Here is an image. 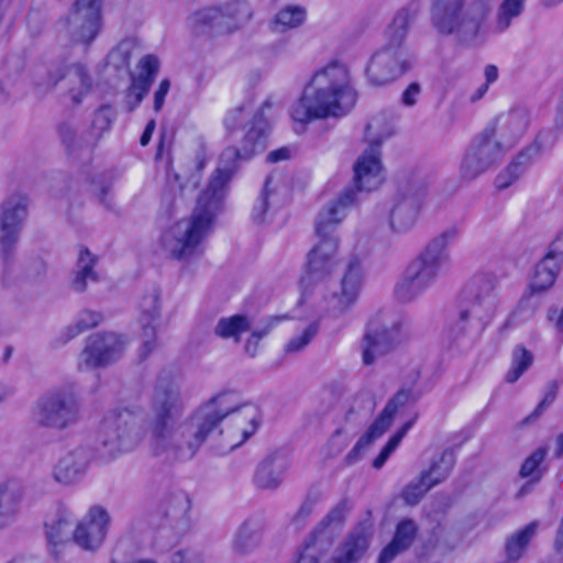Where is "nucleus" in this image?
Here are the masks:
<instances>
[{"label":"nucleus","mask_w":563,"mask_h":563,"mask_svg":"<svg viewBox=\"0 0 563 563\" xmlns=\"http://www.w3.org/2000/svg\"><path fill=\"white\" fill-rule=\"evenodd\" d=\"M150 446L166 460H189L203 442L220 428L219 446L232 451L255 433L262 415L255 405H240L235 394L217 395L184 419L185 402L174 384L159 383L152 397Z\"/></svg>","instance_id":"1"},{"label":"nucleus","mask_w":563,"mask_h":563,"mask_svg":"<svg viewBox=\"0 0 563 563\" xmlns=\"http://www.w3.org/2000/svg\"><path fill=\"white\" fill-rule=\"evenodd\" d=\"M268 124L263 111H258L245 131L241 146H228L221 155L222 167L216 168L206 189L199 196L197 207L179 246H199L211 233L218 211L222 207L227 188L239 164L252 159L266 148Z\"/></svg>","instance_id":"2"},{"label":"nucleus","mask_w":563,"mask_h":563,"mask_svg":"<svg viewBox=\"0 0 563 563\" xmlns=\"http://www.w3.org/2000/svg\"><path fill=\"white\" fill-rule=\"evenodd\" d=\"M335 266L333 249H312L308 254L307 271L301 278L302 303H310L318 313L340 316L356 300L361 288V274L354 264L340 283L327 280Z\"/></svg>","instance_id":"3"},{"label":"nucleus","mask_w":563,"mask_h":563,"mask_svg":"<svg viewBox=\"0 0 563 563\" xmlns=\"http://www.w3.org/2000/svg\"><path fill=\"white\" fill-rule=\"evenodd\" d=\"M356 103V91L351 85L349 69L331 62L311 77L303 95L291 107L290 117L299 123H308L328 117H341Z\"/></svg>","instance_id":"4"},{"label":"nucleus","mask_w":563,"mask_h":563,"mask_svg":"<svg viewBox=\"0 0 563 563\" xmlns=\"http://www.w3.org/2000/svg\"><path fill=\"white\" fill-rule=\"evenodd\" d=\"M380 141L375 140L354 165V188H346L335 201L318 216L316 246H339L338 225L356 202V191L376 190L384 181L379 154Z\"/></svg>","instance_id":"5"},{"label":"nucleus","mask_w":563,"mask_h":563,"mask_svg":"<svg viewBox=\"0 0 563 563\" xmlns=\"http://www.w3.org/2000/svg\"><path fill=\"white\" fill-rule=\"evenodd\" d=\"M489 11V0H474L467 7L465 0H432L430 16L438 34L473 38L484 30Z\"/></svg>","instance_id":"6"},{"label":"nucleus","mask_w":563,"mask_h":563,"mask_svg":"<svg viewBox=\"0 0 563 563\" xmlns=\"http://www.w3.org/2000/svg\"><path fill=\"white\" fill-rule=\"evenodd\" d=\"M418 10L404 8L394 16L386 30L387 42L382 51L376 52L366 66V76L375 87L387 85L407 73L411 63L399 62L393 51L398 49L407 35L409 24L417 15Z\"/></svg>","instance_id":"7"},{"label":"nucleus","mask_w":563,"mask_h":563,"mask_svg":"<svg viewBox=\"0 0 563 563\" xmlns=\"http://www.w3.org/2000/svg\"><path fill=\"white\" fill-rule=\"evenodd\" d=\"M494 282L486 276L473 277L465 288L468 306L461 310L459 318L449 328V336L459 340L467 334H481L494 319L497 298Z\"/></svg>","instance_id":"8"},{"label":"nucleus","mask_w":563,"mask_h":563,"mask_svg":"<svg viewBox=\"0 0 563 563\" xmlns=\"http://www.w3.org/2000/svg\"><path fill=\"white\" fill-rule=\"evenodd\" d=\"M80 400L73 386H59L42 394L33 404L32 419L43 429L64 431L80 419Z\"/></svg>","instance_id":"9"},{"label":"nucleus","mask_w":563,"mask_h":563,"mask_svg":"<svg viewBox=\"0 0 563 563\" xmlns=\"http://www.w3.org/2000/svg\"><path fill=\"white\" fill-rule=\"evenodd\" d=\"M450 264L445 249H424L405 269L395 287V296L401 302L412 301L429 289Z\"/></svg>","instance_id":"10"},{"label":"nucleus","mask_w":563,"mask_h":563,"mask_svg":"<svg viewBox=\"0 0 563 563\" xmlns=\"http://www.w3.org/2000/svg\"><path fill=\"white\" fill-rule=\"evenodd\" d=\"M142 438V428L126 410L111 412L101 422L99 439L111 456L134 450L141 443Z\"/></svg>","instance_id":"11"},{"label":"nucleus","mask_w":563,"mask_h":563,"mask_svg":"<svg viewBox=\"0 0 563 563\" xmlns=\"http://www.w3.org/2000/svg\"><path fill=\"white\" fill-rule=\"evenodd\" d=\"M110 521L106 508L99 505L91 506L74 528V543L86 551L98 550L106 540Z\"/></svg>","instance_id":"12"},{"label":"nucleus","mask_w":563,"mask_h":563,"mask_svg":"<svg viewBox=\"0 0 563 563\" xmlns=\"http://www.w3.org/2000/svg\"><path fill=\"white\" fill-rule=\"evenodd\" d=\"M126 344L125 338L118 333L109 332L91 335L80 354V365L86 367L106 366L122 355Z\"/></svg>","instance_id":"13"},{"label":"nucleus","mask_w":563,"mask_h":563,"mask_svg":"<svg viewBox=\"0 0 563 563\" xmlns=\"http://www.w3.org/2000/svg\"><path fill=\"white\" fill-rule=\"evenodd\" d=\"M91 461L88 449L76 448L59 455L51 470L54 483L62 487L78 485L86 476Z\"/></svg>","instance_id":"14"},{"label":"nucleus","mask_w":563,"mask_h":563,"mask_svg":"<svg viewBox=\"0 0 563 563\" xmlns=\"http://www.w3.org/2000/svg\"><path fill=\"white\" fill-rule=\"evenodd\" d=\"M75 515L66 508L59 507L56 512L45 522V533L51 553L58 558L63 548L73 541V527Z\"/></svg>","instance_id":"15"},{"label":"nucleus","mask_w":563,"mask_h":563,"mask_svg":"<svg viewBox=\"0 0 563 563\" xmlns=\"http://www.w3.org/2000/svg\"><path fill=\"white\" fill-rule=\"evenodd\" d=\"M71 13L80 21L79 42L89 46L102 26V0H77Z\"/></svg>","instance_id":"16"},{"label":"nucleus","mask_w":563,"mask_h":563,"mask_svg":"<svg viewBox=\"0 0 563 563\" xmlns=\"http://www.w3.org/2000/svg\"><path fill=\"white\" fill-rule=\"evenodd\" d=\"M372 534L373 527L369 522L358 525L328 563H357L368 550Z\"/></svg>","instance_id":"17"},{"label":"nucleus","mask_w":563,"mask_h":563,"mask_svg":"<svg viewBox=\"0 0 563 563\" xmlns=\"http://www.w3.org/2000/svg\"><path fill=\"white\" fill-rule=\"evenodd\" d=\"M161 316L159 298L157 294H152L143 298L141 302L140 323L142 324V346L141 355L146 357L157 346L156 322Z\"/></svg>","instance_id":"18"},{"label":"nucleus","mask_w":563,"mask_h":563,"mask_svg":"<svg viewBox=\"0 0 563 563\" xmlns=\"http://www.w3.org/2000/svg\"><path fill=\"white\" fill-rule=\"evenodd\" d=\"M563 263V251H549L536 267L529 286V294H540L551 288Z\"/></svg>","instance_id":"19"},{"label":"nucleus","mask_w":563,"mask_h":563,"mask_svg":"<svg viewBox=\"0 0 563 563\" xmlns=\"http://www.w3.org/2000/svg\"><path fill=\"white\" fill-rule=\"evenodd\" d=\"M27 213V198L20 197L14 205L4 206L0 220V246H13Z\"/></svg>","instance_id":"20"},{"label":"nucleus","mask_w":563,"mask_h":563,"mask_svg":"<svg viewBox=\"0 0 563 563\" xmlns=\"http://www.w3.org/2000/svg\"><path fill=\"white\" fill-rule=\"evenodd\" d=\"M139 73L131 79L129 92L134 97L135 104H140L147 96L159 71V60L153 54L144 55L137 63Z\"/></svg>","instance_id":"21"},{"label":"nucleus","mask_w":563,"mask_h":563,"mask_svg":"<svg viewBox=\"0 0 563 563\" xmlns=\"http://www.w3.org/2000/svg\"><path fill=\"white\" fill-rule=\"evenodd\" d=\"M240 14H242L244 19H251L252 16L247 5L244 2L235 1L225 8L213 7L202 9L195 12L194 16L196 22L201 25H222L227 22V19L236 20L238 24H235L232 29H229V31H233L243 20L242 18H239Z\"/></svg>","instance_id":"22"},{"label":"nucleus","mask_w":563,"mask_h":563,"mask_svg":"<svg viewBox=\"0 0 563 563\" xmlns=\"http://www.w3.org/2000/svg\"><path fill=\"white\" fill-rule=\"evenodd\" d=\"M23 490L16 483L0 485V531L16 522L22 509Z\"/></svg>","instance_id":"23"},{"label":"nucleus","mask_w":563,"mask_h":563,"mask_svg":"<svg viewBox=\"0 0 563 563\" xmlns=\"http://www.w3.org/2000/svg\"><path fill=\"white\" fill-rule=\"evenodd\" d=\"M398 328L371 330L363 339V362L369 365L374 360L386 353L398 341Z\"/></svg>","instance_id":"24"},{"label":"nucleus","mask_w":563,"mask_h":563,"mask_svg":"<svg viewBox=\"0 0 563 563\" xmlns=\"http://www.w3.org/2000/svg\"><path fill=\"white\" fill-rule=\"evenodd\" d=\"M289 462L287 457L273 454L264 459L255 473V483L265 489L276 488L283 481Z\"/></svg>","instance_id":"25"},{"label":"nucleus","mask_w":563,"mask_h":563,"mask_svg":"<svg viewBox=\"0 0 563 563\" xmlns=\"http://www.w3.org/2000/svg\"><path fill=\"white\" fill-rule=\"evenodd\" d=\"M496 128H487L482 133L479 143L473 153H467L462 163L461 176L463 179H474L482 174L488 166V163L482 159V154L490 145L495 135Z\"/></svg>","instance_id":"26"},{"label":"nucleus","mask_w":563,"mask_h":563,"mask_svg":"<svg viewBox=\"0 0 563 563\" xmlns=\"http://www.w3.org/2000/svg\"><path fill=\"white\" fill-rule=\"evenodd\" d=\"M417 532V526L412 520H402L396 529L391 542L382 551L378 563H389L397 554L405 551L412 543Z\"/></svg>","instance_id":"27"},{"label":"nucleus","mask_w":563,"mask_h":563,"mask_svg":"<svg viewBox=\"0 0 563 563\" xmlns=\"http://www.w3.org/2000/svg\"><path fill=\"white\" fill-rule=\"evenodd\" d=\"M251 330V320L245 314L222 317L213 328L216 336L223 340L240 342L244 333Z\"/></svg>","instance_id":"28"},{"label":"nucleus","mask_w":563,"mask_h":563,"mask_svg":"<svg viewBox=\"0 0 563 563\" xmlns=\"http://www.w3.org/2000/svg\"><path fill=\"white\" fill-rule=\"evenodd\" d=\"M98 261V256L89 249H81L78 258L75 276L71 282V288L77 292L86 290L89 282L97 280V274L93 266Z\"/></svg>","instance_id":"29"},{"label":"nucleus","mask_w":563,"mask_h":563,"mask_svg":"<svg viewBox=\"0 0 563 563\" xmlns=\"http://www.w3.org/2000/svg\"><path fill=\"white\" fill-rule=\"evenodd\" d=\"M537 530L538 522L532 521L507 538L505 543V554L508 562H517L522 558L527 547L534 538Z\"/></svg>","instance_id":"30"},{"label":"nucleus","mask_w":563,"mask_h":563,"mask_svg":"<svg viewBox=\"0 0 563 563\" xmlns=\"http://www.w3.org/2000/svg\"><path fill=\"white\" fill-rule=\"evenodd\" d=\"M390 408H384L378 418L372 423L367 433L362 438L355 448L347 454L346 460L353 463L357 459L358 451L364 446L380 438L391 426L394 416L389 413Z\"/></svg>","instance_id":"31"},{"label":"nucleus","mask_w":563,"mask_h":563,"mask_svg":"<svg viewBox=\"0 0 563 563\" xmlns=\"http://www.w3.org/2000/svg\"><path fill=\"white\" fill-rule=\"evenodd\" d=\"M70 70L74 71L79 84V91L71 93L74 106H78L81 102L84 96H86L92 87L91 78L88 74L87 67L84 64L77 63L71 66L63 67L59 70V76L53 81V85H56L59 80L64 79L67 76V73Z\"/></svg>","instance_id":"32"},{"label":"nucleus","mask_w":563,"mask_h":563,"mask_svg":"<svg viewBox=\"0 0 563 563\" xmlns=\"http://www.w3.org/2000/svg\"><path fill=\"white\" fill-rule=\"evenodd\" d=\"M306 20V10L298 5H288L282 9L274 19V29L284 32L294 29Z\"/></svg>","instance_id":"33"},{"label":"nucleus","mask_w":563,"mask_h":563,"mask_svg":"<svg viewBox=\"0 0 563 563\" xmlns=\"http://www.w3.org/2000/svg\"><path fill=\"white\" fill-rule=\"evenodd\" d=\"M454 465V456L451 452H443L438 461H434L430 468L422 472L421 475L427 476V481L433 486L443 482L451 473Z\"/></svg>","instance_id":"34"},{"label":"nucleus","mask_w":563,"mask_h":563,"mask_svg":"<svg viewBox=\"0 0 563 563\" xmlns=\"http://www.w3.org/2000/svg\"><path fill=\"white\" fill-rule=\"evenodd\" d=\"M258 541L256 532L247 525H243L233 536L232 549L238 554H247L258 545Z\"/></svg>","instance_id":"35"},{"label":"nucleus","mask_w":563,"mask_h":563,"mask_svg":"<svg viewBox=\"0 0 563 563\" xmlns=\"http://www.w3.org/2000/svg\"><path fill=\"white\" fill-rule=\"evenodd\" d=\"M526 0H504L498 9L496 27L505 31L509 27L512 19L521 14Z\"/></svg>","instance_id":"36"},{"label":"nucleus","mask_w":563,"mask_h":563,"mask_svg":"<svg viewBox=\"0 0 563 563\" xmlns=\"http://www.w3.org/2000/svg\"><path fill=\"white\" fill-rule=\"evenodd\" d=\"M532 360V354L525 347H516L512 353V363L506 376V380L508 383H515L528 369Z\"/></svg>","instance_id":"37"},{"label":"nucleus","mask_w":563,"mask_h":563,"mask_svg":"<svg viewBox=\"0 0 563 563\" xmlns=\"http://www.w3.org/2000/svg\"><path fill=\"white\" fill-rule=\"evenodd\" d=\"M432 488L426 475L410 482L402 490V498L408 505H417L424 494Z\"/></svg>","instance_id":"38"},{"label":"nucleus","mask_w":563,"mask_h":563,"mask_svg":"<svg viewBox=\"0 0 563 563\" xmlns=\"http://www.w3.org/2000/svg\"><path fill=\"white\" fill-rule=\"evenodd\" d=\"M319 331L318 321L310 322L299 335L294 336L285 346L287 353H296L303 350L317 335Z\"/></svg>","instance_id":"39"},{"label":"nucleus","mask_w":563,"mask_h":563,"mask_svg":"<svg viewBox=\"0 0 563 563\" xmlns=\"http://www.w3.org/2000/svg\"><path fill=\"white\" fill-rule=\"evenodd\" d=\"M410 427L411 423L408 422L390 437L386 445L382 449L378 456L373 461V466L375 468H380L385 464L390 454L397 449V446L399 445V443L401 442Z\"/></svg>","instance_id":"40"},{"label":"nucleus","mask_w":563,"mask_h":563,"mask_svg":"<svg viewBox=\"0 0 563 563\" xmlns=\"http://www.w3.org/2000/svg\"><path fill=\"white\" fill-rule=\"evenodd\" d=\"M528 150L520 152L517 157L508 165L507 174H509V178L506 179L505 175H498L496 178V187L498 189H505L510 186L521 173L520 166L525 164L528 159Z\"/></svg>","instance_id":"41"},{"label":"nucleus","mask_w":563,"mask_h":563,"mask_svg":"<svg viewBox=\"0 0 563 563\" xmlns=\"http://www.w3.org/2000/svg\"><path fill=\"white\" fill-rule=\"evenodd\" d=\"M545 456V451L543 449H538L534 451L522 464L520 470V475L522 477L534 476L539 478L541 475V471H539V465L542 463Z\"/></svg>","instance_id":"42"},{"label":"nucleus","mask_w":563,"mask_h":563,"mask_svg":"<svg viewBox=\"0 0 563 563\" xmlns=\"http://www.w3.org/2000/svg\"><path fill=\"white\" fill-rule=\"evenodd\" d=\"M169 563H208L206 556L196 550H178L169 556Z\"/></svg>","instance_id":"43"},{"label":"nucleus","mask_w":563,"mask_h":563,"mask_svg":"<svg viewBox=\"0 0 563 563\" xmlns=\"http://www.w3.org/2000/svg\"><path fill=\"white\" fill-rule=\"evenodd\" d=\"M243 111L244 108L241 106L231 109L225 113L223 125L225 128L227 134L231 135L241 128L243 123Z\"/></svg>","instance_id":"44"},{"label":"nucleus","mask_w":563,"mask_h":563,"mask_svg":"<svg viewBox=\"0 0 563 563\" xmlns=\"http://www.w3.org/2000/svg\"><path fill=\"white\" fill-rule=\"evenodd\" d=\"M349 444V441L346 437L341 432H335L327 445L324 446L323 451L327 457H334L339 455Z\"/></svg>","instance_id":"45"},{"label":"nucleus","mask_w":563,"mask_h":563,"mask_svg":"<svg viewBox=\"0 0 563 563\" xmlns=\"http://www.w3.org/2000/svg\"><path fill=\"white\" fill-rule=\"evenodd\" d=\"M102 320V316L97 311L85 310L81 311L77 318L76 325L78 332L91 329L98 325Z\"/></svg>","instance_id":"46"},{"label":"nucleus","mask_w":563,"mask_h":563,"mask_svg":"<svg viewBox=\"0 0 563 563\" xmlns=\"http://www.w3.org/2000/svg\"><path fill=\"white\" fill-rule=\"evenodd\" d=\"M411 398V390L410 389H400L386 405L385 408H390L389 411L390 415L395 417L398 409L402 406H405Z\"/></svg>","instance_id":"47"},{"label":"nucleus","mask_w":563,"mask_h":563,"mask_svg":"<svg viewBox=\"0 0 563 563\" xmlns=\"http://www.w3.org/2000/svg\"><path fill=\"white\" fill-rule=\"evenodd\" d=\"M170 89V81L167 78H164L159 81L157 89L154 93V110L156 112L161 111L164 103L165 98Z\"/></svg>","instance_id":"48"},{"label":"nucleus","mask_w":563,"mask_h":563,"mask_svg":"<svg viewBox=\"0 0 563 563\" xmlns=\"http://www.w3.org/2000/svg\"><path fill=\"white\" fill-rule=\"evenodd\" d=\"M420 93V86L417 82H411L402 92L401 100L406 106H413L416 98Z\"/></svg>","instance_id":"49"},{"label":"nucleus","mask_w":563,"mask_h":563,"mask_svg":"<svg viewBox=\"0 0 563 563\" xmlns=\"http://www.w3.org/2000/svg\"><path fill=\"white\" fill-rule=\"evenodd\" d=\"M200 255L198 249H174L172 252V257L177 261H190Z\"/></svg>","instance_id":"50"},{"label":"nucleus","mask_w":563,"mask_h":563,"mask_svg":"<svg viewBox=\"0 0 563 563\" xmlns=\"http://www.w3.org/2000/svg\"><path fill=\"white\" fill-rule=\"evenodd\" d=\"M457 235V229L451 228L450 230L444 231L439 238L433 241L432 246H448L453 243Z\"/></svg>","instance_id":"51"},{"label":"nucleus","mask_w":563,"mask_h":563,"mask_svg":"<svg viewBox=\"0 0 563 563\" xmlns=\"http://www.w3.org/2000/svg\"><path fill=\"white\" fill-rule=\"evenodd\" d=\"M290 157V151L288 147H279L268 153L266 161L271 164L278 163L280 161L288 159Z\"/></svg>","instance_id":"52"},{"label":"nucleus","mask_w":563,"mask_h":563,"mask_svg":"<svg viewBox=\"0 0 563 563\" xmlns=\"http://www.w3.org/2000/svg\"><path fill=\"white\" fill-rule=\"evenodd\" d=\"M344 518V507L336 506L333 508L322 520V525H330L332 522L340 523Z\"/></svg>","instance_id":"53"},{"label":"nucleus","mask_w":563,"mask_h":563,"mask_svg":"<svg viewBox=\"0 0 563 563\" xmlns=\"http://www.w3.org/2000/svg\"><path fill=\"white\" fill-rule=\"evenodd\" d=\"M58 133L62 139V142L69 147L74 141L75 133L70 125L63 123L58 126Z\"/></svg>","instance_id":"54"},{"label":"nucleus","mask_w":563,"mask_h":563,"mask_svg":"<svg viewBox=\"0 0 563 563\" xmlns=\"http://www.w3.org/2000/svg\"><path fill=\"white\" fill-rule=\"evenodd\" d=\"M167 155V158L169 162H172L170 159V144H166V139L164 135H162L159 137V141L157 143V147H156V153H155V159L156 161H162L164 158V155Z\"/></svg>","instance_id":"55"},{"label":"nucleus","mask_w":563,"mask_h":563,"mask_svg":"<svg viewBox=\"0 0 563 563\" xmlns=\"http://www.w3.org/2000/svg\"><path fill=\"white\" fill-rule=\"evenodd\" d=\"M155 128H156V121L154 119H151L150 121H147V123L144 128V131L140 137V144L142 146H146L150 143L152 135L155 131Z\"/></svg>","instance_id":"56"},{"label":"nucleus","mask_w":563,"mask_h":563,"mask_svg":"<svg viewBox=\"0 0 563 563\" xmlns=\"http://www.w3.org/2000/svg\"><path fill=\"white\" fill-rule=\"evenodd\" d=\"M554 399H555V394H554V393H550V394H548V395L543 398V400L539 404V406H538V407H537V409L533 411V413H532L531 416H529V417L526 419V421H528V420H530V419H532V418H537V417L541 413L542 409H543L545 406H548V405L552 404V402L554 401Z\"/></svg>","instance_id":"57"},{"label":"nucleus","mask_w":563,"mask_h":563,"mask_svg":"<svg viewBox=\"0 0 563 563\" xmlns=\"http://www.w3.org/2000/svg\"><path fill=\"white\" fill-rule=\"evenodd\" d=\"M484 74L486 79L485 84L488 86L498 79V68L493 64H489L485 67Z\"/></svg>","instance_id":"58"},{"label":"nucleus","mask_w":563,"mask_h":563,"mask_svg":"<svg viewBox=\"0 0 563 563\" xmlns=\"http://www.w3.org/2000/svg\"><path fill=\"white\" fill-rule=\"evenodd\" d=\"M106 111H110V106H102L99 108V110L97 111L96 113V118H95V123L98 122L100 119H102L103 121H106V129H110V125L112 123V119L111 118H108L106 117L103 113Z\"/></svg>","instance_id":"59"},{"label":"nucleus","mask_w":563,"mask_h":563,"mask_svg":"<svg viewBox=\"0 0 563 563\" xmlns=\"http://www.w3.org/2000/svg\"><path fill=\"white\" fill-rule=\"evenodd\" d=\"M272 324L266 325L263 329H255L252 331L251 335L253 336V340L260 341L271 331Z\"/></svg>","instance_id":"60"},{"label":"nucleus","mask_w":563,"mask_h":563,"mask_svg":"<svg viewBox=\"0 0 563 563\" xmlns=\"http://www.w3.org/2000/svg\"><path fill=\"white\" fill-rule=\"evenodd\" d=\"M488 88H489V86L487 84H485V82L482 84L477 88L475 93L471 96V101L475 102V101H478L479 99H482L486 95Z\"/></svg>","instance_id":"61"},{"label":"nucleus","mask_w":563,"mask_h":563,"mask_svg":"<svg viewBox=\"0 0 563 563\" xmlns=\"http://www.w3.org/2000/svg\"><path fill=\"white\" fill-rule=\"evenodd\" d=\"M258 342L253 340V336L250 335V338L246 341L245 344V351L251 355L254 356L257 352Z\"/></svg>","instance_id":"62"},{"label":"nucleus","mask_w":563,"mask_h":563,"mask_svg":"<svg viewBox=\"0 0 563 563\" xmlns=\"http://www.w3.org/2000/svg\"><path fill=\"white\" fill-rule=\"evenodd\" d=\"M296 563H318V561L313 554L303 553L299 556Z\"/></svg>","instance_id":"63"},{"label":"nucleus","mask_w":563,"mask_h":563,"mask_svg":"<svg viewBox=\"0 0 563 563\" xmlns=\"http://www.w3.org/2000/svg\"><path fill=\"white\" fill-rule=\"evenodd\" d=\"M9 563H41V562L35 558H18V559L12 560Z\"/></svg>","instance_id":"64"}]
</instances>
